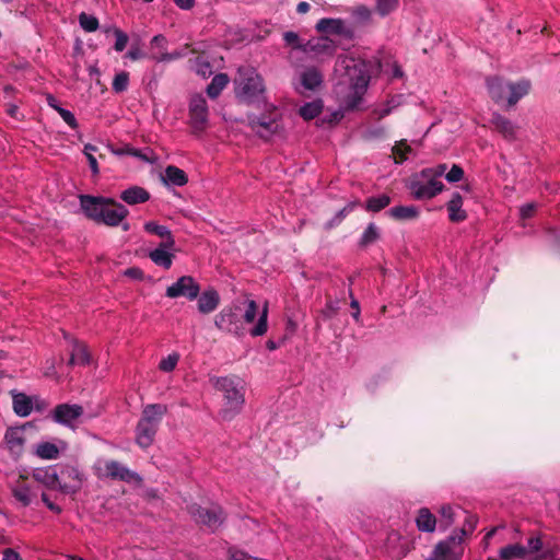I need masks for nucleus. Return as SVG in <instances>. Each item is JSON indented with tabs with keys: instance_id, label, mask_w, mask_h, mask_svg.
<instances>
[{
	"instance_id": "nucleus-49",
	"label": "nucleus",
	"mask_w": 560,
	"mask_h": 560,
	"mask_svg": "<svg viewBox=\"0 0 560 560\" xmlns=\"http://www.w3.org/2000/svg\"><path fill=\"white\" fill-rule=\"evenodd\" d=\"M441 526L446 529L454 523V509L451 505H443L440 510Z\"/></svg>"
},
{
	"instance_id": "nucleus-28",
	"label": "nucleus",
	"mask_w": 560,
	"mask_h": 560,
	"mask_svg": "<svg viewBox=\"0 0 560 560\" xmlns=\"http://www.w3.org/2000/svg\"><path fill=\"white\" fill-rule=\"evenodd\" d=\"M487 88L493 101L499 103L506 98L508 83H504L500 78L493 77L487 79Z\"/></svg>"
},
{
	"instance_id": "nucleus-63",
	"label": "nucleus",
	"mask_w": 560,
	"mask_h": 560,
	"mask_svg": "<svg viewBox=\"0 0 560 560\" xmlns=\"http://www.w3.org/2000/svg\"><path fill=\"white\" fill-rule=\"evenodd\" d=\"M126 57L131 60H139L144 57V54L139 47L132 46L129 51L126 54Z\"/></svg>"
},
{
	"instance_id": "nucleus-39",
	"label": "nucleus",
	"mask_w": 560,
	"mask_h": 560,
	"mask_svg": "<svg viewBox=\"0 0 560 560\" xmlns=\"http://www.w3.org/2000/svg\"><path fill=\"white\" fill-rule=\"evenodd\" d=\"M143 228L148 233L155 234L163 238L164 241H175L172 235V232L165 225H160L154 221H149L144 223Z\"/></svg>"
},
{
	"instance_id": "nucleus-40",
	"label": "nucleus",
	"mask_w": 560,
	"mask_h": 560,
	"mask_svg": "<svg viewBox=\"0 0 560 560\" xmlns=\"http://www.w3.org/2000/svg\"><path fill=\"white\" fill-rule=\"evenodd\" d=\"M380 237V231L378 228L374 223H370L364 232L361 235L360 238V246L366 247L373 243H375Z\"/></svg>"
},
{
	"instance_id": "nucleus-54",
	"label": "nucleus",
	"mask_w": 560,
	"mask_h": 560,
	"mask_svg": "<svg viewBox=\"0 0 560 560\" xmlns=\"http://www.w3.org/2000/svg\"><path fill=\"white\" fill-rule=\"evenodd\" d=\"M283 39L287 45L292 46L294 49H299L302 51V46H304V43H301L300 37L294 32H285L283 34Z\"/></svg>"
},
{
	"instance_id": "nucleus-9",
	"label": "nucleus",
	"mask_w": 560,
	"mask_h": 560,
	"mask_svg": "<svg viewBox=\"0 0 560 560\" xmlns=\"http://www.w3.org/2000/svg\"><path fill=\"white\" fill-rule=\"evenodd\" d=\"M200 294V285L191 276H182L168 285L165 295L170 299L185 298L194 301Z\"/></svg>"
},
{
	"instance_id": "nucleus-60",
	"label": "nucleus",
	"mask_w": 560,
	"mask_h": 560,
	"mask_svg": "<svg viewBox=\"0 0 560 560\" xmlns=\"http://www.w3.org/2000/svg\"><path fill=\"white\" fill-rule=\"evenodd\" d=\"M557 549L556 548H547L539 555H537L534 560H552V558H557Z\"/></svg>"
},
{
	"instance_id": "nucleus-16",
	"label": "nucleus",
	"mask_w": 560,
	"mask_h": 560,
	"mask_svg": "<svg viewBox=\"0 0 560 560\" xmlns=\"http://www.w3.org/2000/svg\"><path fill=\"white\" fill-rule=\"evenodd\" d=\"M83 415V408L80 405L61 404L52 412V419L59 424L73 428L78 419Z\"/></svg>"
},
{
	"instance_id": "nucleus-30",
	"label": "nucleus",
	"mask_w": 560,
	"mask_h": 560,
	"mask_svg": "<svg viewBox=\"0 0 560 560\" xmlns=\"http://www.w3.org/2000/svg\"><path fill=\"white\" fill-rule=\"evenodd\" d=\"M323 82L322 73L315 68H308L301 74V83L306 90H315Z\"/></svg>"
},
{
	"instance_id": "nucleus-46",
	"label": "nucleus",
	"mask_w": 560,
	"mask_h": 560,
	"mask_svg": "<svg viewBox=\"0 0 560 560\" xmlns=\"http://www.w3.org/2000/svg\"><path fill=\"white\" fill-rule=\"evenodd\" d=\"M129 84V74L127 72L117 73L113 80V90L116 93H121L127 90Z\"/></svg>"
},
{
	"instance_id": "nucleus-2",
	"label": "nucleus",
	"mask_w": 560,
	"mask_h": 560,
	"mask_svg": "<svg viewBox=\"0 0 560 560\" xmlns=\"http://www.w3.org/2000/svg\"><path fill=\"white\" fill-rule=\"evenodd\" d=\"M213 387L222 394L223 405L219 417L223 421H231L242 410L245 404L244 386L236 376H222L211 378Z\"/></svg>"
},
{
	"instance_id": "nucleus-10",
	"label": "nucleus",
	"mask_w": 560,
	"mask_h": 560,
	"mask_svg": "<svg viewBox=\"0 0 560 560\" xmlns=\"http://www.w3.org/2000/svg\"><path fill=\"white\" fill-rule=\"evenodd\" d=\"M336 50V42L327 36L313 37L305 42L304 46H302V52L318 60L332 57Z\"/></svg>"
},
{
	"instance_id": "nucleus-62",
	"label": "nucleus",
	"mask_w": 560,
	"mask_h": 560,
	"mask_svg": "<svg viewBox=\"0 0 560 560\" xmlns=\"http://www.w3.org/2000/svg\"><path fill=\"white\" fill-rule=\"evenodd\" d=\"M42 501L45 503V505L52 512L57 513V514H60L62 512V509L55 504L54 502H51L49 500V497L46 494V493H42Z\"/></svg>"
},
{
	"instance_id": "nucleus-1",
	"label": "nucleus",
	"mask_w": 560,
	"mask_h": 560,
	"mask_svg": "<svg viewBox=\"0 0 560 560\" xmlns=\"http://www.w3.org/2000/svg\"><path fill=\"white\" fill-rule=\"evenodd\" d=\"M372 63L363 59L349 56L339 57L336 71L343 77V83L348 85V92L343 103L347 108H357L365 94L371 79Z\"/></svg>"
},
{
	"instance_id": "nucleus-44",
	"label": "nucleus",
	"mask_w": 560,
	"mask_h": 560,
	"mask_svg": "<svg viewBox=\"0 0 560 560\" xmlns=\"http://www.w3.org/2000/svg\"><path fill=\"white\" fill-rule=\"evenodd\" d=\"M79 24L88 33L95 32L100 26L98 20L94 15L85 12L79 15Z\"/></svg>"
},
{
	"instance_id": "nucleus-14",
	"label": "nucleus",
	"mask_w": 560,
	"mask_h": 560,
	"mask_svg": "<svg viewBox=\"0 0 560 560\" xmlns=\"http://www.w3.org/2000/svg\"><path fill=\"white\" fill-rule=\"evenodd\" d=\"M463 553L462 537L451 536L434 548V556L440 560H462Z\"/></svg>"
},
{
	"instance_id": "nucleus-43",
	"label": "nucleus",
	"mask_w": 560,
	"mask_h": 560,
	"mask_svg": "<svg viewBox=\"0 0 560 560\" xmlns=\"http://www.w3.org/2000/svg\"><path fill=\"white\" fill-rule=\"evenodd\" d=\"M268 329V305L265 304L256 326L250 330L253 337L262 336Z\"/></svg>"
},
{
	"instance_id": "nucleus-38",
	"label": "nucleus",
	"mask_w": 560,
	"mask_h": 560,
	"mask_svg": "<svg viewBox=\"0 0 560 560\" xmlns=\"http://www.w3.org/2000/svg\"><path fill=\"white\" fill-rule=\"evenodd\" d=\"M493 126L504 135L506 138H512L515 135V127L511 120L497 114L492 117Z\"/></svg>"
},
{
	"instance_id": "nucleus-21",
	"label": "nucleus",
	"mask_w": 560,
	"mask_h": 560,
	"mask_svg": "<svg viewBox=\"0 0 560 560\" xmlns=\"http://www.w3.org/2000/svg\"><path fill=\"white\" fill-rule=\"evenodd\" d=\"M220 304V295L213 288L205 290L198 295V311L202 314L214 312Z\"/></svg>"
},
{
	"instance_id": "nucleus-51",
	"label": "nucleus",
	"mask_w": 560,
	"mask_h": 560,
	"mask_svg": "<svg viewBox=\"0 0 560 560\" xmlns=\"http://www.w3.org/2000/svg\"><path fill=\"white\" fill-rule=\"evenodd\" d=\"M372 15L371 10L365 5H359L352 10L353 19L359 23H366Z\"/></svg>"
},
{
	"instance_id": "nucleus-13",
	"label": "nucleus",
	"mask_w": 560,
	"mask_h": 560,
	"mask_svg": "<svg viewBox=\"0 0 560 560\" xmlns=\"http://www.w3.org/2000/svg\"><path fill=\"white\" fill-rule=\"evenodd\" d=\"M214 325L218 329L236 336L244 331L237 310L233 307H224L215 316Z\"/></svg>"
},
{
	"instance_id": "nucleus-59",
	"label": "nucleus",
	"mask_w": 560,
	"mask_h": 560,
	"mask_svg": "<svg viewBox=\"0 0 560 560\" xmlns=\"http://www.w3.org/2000/svg\"><path fill=\"white\" fill-rule=\"evenodd\" d=\"M358 202H349L345 208H342L337 214L335 220L340 222L346 215L353 211L357 207Z\"/></svg>"
},
{
	"instance_id": "nucleus-18",
	"label": "nucleus",
	"mask_w": 560,
	"mask_h": 560,
	"mask_svg": "<svg viewBox=\"0 0 560 560\" xmlns=\"http://www.w3.org/2000/svg\"><path fill=\"white\" fill-rule=\"evenodd\" d=\"M175 241H163L160 245L149 253L150 259L164 269H170L173 264Z\"/></svg>"
},
{
	"instance_id": "nucleus-61",
	"label": "nucleus",
	"mask_w": 560,
	"mask_h": 560,
	"mask_svg": "<svg viewBox=\"0 0 560 560\" xmlns=\"http://www.w3.org/2000/svg\"><path fill=\"white\" fill-rule=\"evenodd\" d=\"M166 38L163 35H155L151 40L152 48H159L163 51L166 47Z\"/></svg>"
},
{
	"instance_id": "nucleus-29",
	"label": "nucleus",
	"mask_w": 560,
	"mask_h": 560,
	"mask_svg": "<svg viewBox=\"0 0 560 560\" xmlns=\"http://www.w3.org/2000/svg\"><path fill=\"white\" fill-rule=\"evenodd\" d=\"M527 555L526 547L520 544H510L499 550V558L501 560H520L524 559Z\"/></svg>"
},
{
	"instance_id": "nucleus-37",
	"label": "nucleus",
	"mask_w": 560,
	"mask_h": 560,
	"mask_svg": "<svg viewBox=\"0 0 560 560\" xmlns=\"http://www.w3.org/2000/svg\"><path fill=\"white\" fill-rule=\"evenodd\" d=\"M35 454L43 459H56L59 457V448L50 442H42L36 445Z\"/></svg>"
},
{
	"instance_id": "nucleus-12",
	"label": "nucleus",
	"mask_w": 560,
	"mask_h": 560,
	"mask_svg": "<svg viewBox=\"0 0 560 560\" xmlns=\"http://www.w3.org/2000/svg\"><path fill=\"white\" fill-rule=\"evenodd\" d=\"M189 119L195 133L202 132L208 124V105L202 95H194L189 103Z\"/></svg>"
},
{
	"instance_id": "nucleus-41",
	"label": "nucleus",
	"mask_w": 560,
	"mask_h": 560,
	"mask_svg": "<svg viewBox=\"0 0 560 560\" xmlns=\"http://www.w3.org/2000/svg\"><path fill=\"white\" fill-rule=\"evenodd\" d=\"M390 202V198L387 195H380L371 197L366 200L365 209L371 212H378L386 208Z\"/></svg>"
},
{
	"instance_id": "nucleus-48",
	"label": "nucleus",
	"mask_w": 560,
	"mask_h": 560,
	"mask_svg": "<svg viewBox=\"0 0 560 560\" xmlns=\"http://www.w3.org/2000/svg\"><path fill=\"white\" fill-rule=\"evenodd\" d=\"M398 4V0H377L376 11L381 16H385L393 12Z\"/></svg>"
},
{
	"instance_id": "nucleus-52",
	"label": "nucleus",
	"mask_w": 560,
	"mask_h": 560,
	"mask_svg": "<svg viewBox=\"0 0 560 560\" xmlns=\"http://www.w3.org/2000/svg\"><path fill=\"white\" fill-rule=\"evenodd\" d=\"M444 175L448 183H458L464 178V170L459 165L453 164L448 172L445 171Z\"/></svg>"
},
{
	"instance_id": "nucleus-22",
	"label": "nucleus",
	"mask_w": 560,
	"mask_h": 560,
	"mask_svg": "<svg viewBox=\"0 0 560 560\" xmlns=\"http://www.w3.org/2000/svg\"><path fill=\"white\" fill-rule=\"evenodd\" d=\"M120 199L129 206L144 203L150 199V192L140 186H130L120 192Z\"/></svg>"
},
{
	"instance_id": "nucleus-31",
	"label": "nucleus",
	"mask_w": 560,
	"mask_h": 560,
	"mask_svg": "<svg viewBox=\"0 0 560 560\" xmlns=\"http://www.w3.org/2000/svg\"><path fill=\"white\" fill-rule=\"evenodd\" d=\"M388 214L396 220H413L419 215L416 206H397L389 209Z\"/></svg>"
},
{
	"instance_id": "nucleus-20",
	"label": "nucleus",
	"mask_w": 560,
	"mask_h": 560,
	"mask_svg": "<svg viewBox=\"0 0 560 560\" xmlns=\"http://www.w3.org/2000/svg\"><path fill=\"white\" fill-rule=\"evenodd\" d=\"M33 476L36 481L43 483L46 488L59 491L60 479L56 467L49 466L36 469Z\"/></svg>"
},
{
	"instance_id": "nucleus-17",
	"label": "nucleus",
	"mask_w": 560,
	"mask_h": 560,
	"mask_svg": "<svg viewBox=\"0 0 560 560\" xmlns=\"http://www.w3.org/2000/svg\"><path fill=\"white\" fill-rule=\"evenodd\" d=\"M315 28L317 32L323 34H331L338 35L346 38H351L353 36V31L348 26L346 21L342 19H332V18H324L320 19Z\"/></svg>"
},
{
	"instance_id": "nucleus-25",
	"label": "nucleus",
	"mask_w": 560,
	"mask_h": 560,
	"mask_svg": "<svg viewBox=\"0 0 560 560\" xmlns=\"http://www.w3.org/2000/svg\"><path fill=\"white\" fill-rule=\"evenodd\" d=\"M529 90L530 82L526 79H522L515 83H508V104L515 105L522 97L528 94Z\"/></svg>"
},
{
	"instance_id": "nucleus-34",
	"label": "nucleus",
	"mask_w": 560,
	"mask_h": 560,
	"mask_svg": "<svg viewBox=\"0 0 560 560\" xmlns=\"http://www.w3.org/2000/svg\"><path fill=\"white\" fill-rule=\"evenodd\" d=\"M229 81V77L225 73L214 75L211 83L207 86L208 96L211 98L218 97Z\"/></svg>"
},
{
	"instance_id": "nucleus-7",
	"label": "nucleus",
	"mask_w": 560,
	"mask_h": 560,
	"mask_svg": "<svg viewBox=\"0 0 560 560\" xmlns=\"http://www.w3.org/2000/svg\"><path fill=\"white\" fill-rule=\"evenodd\" d=\"M94 474L100 479L109 478L125 482L138 481L140 477L137 472L117 460L98 458L93 465Z\"/></svg>"
},
{
	"instance_id": "nucleus-56",
	"label": "nucleus",
	"mask_w": 560,
	"mask_h": 560,
	"mask_svg": "<svg viewBox=\"0 0 560 560\" xmlns=\"http://www.w3.org/2000/svg\"><path fill=\"white\" fill-rule=\"evenodd\" d=\"M246 304H247V307L244 313V320L246 323H253L257 315V311H258L257 303L254 300H249L246 302Z\"/></svg>"
},
{
	"instance_id": "nucleus-23",
	"label": "nucleus",
	"mask_w": 560,
	"mask_h": 560,
	"mask_svg": "<svg viewBox=\"0 0 560 560\" xmlns=\"http://www.w3.org/2000/svg\"><path fill=\"white\" fill-rule=\"evenodd\" d=\"M13 410L20 417H27L34 410L33 396H27L24 393L12 394Z\"/></svg>"
},
{
	"instance_id": "nucleus-35",
	"label": "nucleus",
	"mask_w": 560,
	"mask_h": 560,
	"mask_svg": "<svg viewBox=\"0 0 560 560\" xmlns=\"http://www.w3.org/2000/svg\"><path fill=\"white\" fill-rule=\"evenodd\" d=\"M90 362V354L88 352V349L82 343H74L72 348V352L69 359L70 365H85Z\"/></svg>"
},
{
	"instance_id": "nucleus-36",
	"label": "nucleus",
	"mask_w": 560,
	"mask_h": 560,
	"mask_svg": "<svg viewBox=\"0 0 560 560\" xmlns=\"http://www.w3.org/2000/svg\"><path fill=\"white\" fill-rule=\"evenodd\" d=\"M189 63H190V69L203 79L210 77L213 72L212 66L202 56H198L194 59H190Z\"/></svg>"
},
{
	"instance_id": "nucleus-24",
	"label": "nucleus",
	"mask_w": 560,
	"mask_h": 560,
	"mask_svg": "<svg viewBox=\"0 0 560 560\" xmlns=\"http://www.w3.org/2000/svg\"><path fill=\"white\" fill-rule=\"evenodd\" d=\"M162 182L170 186H184L188 182L186 173L177 166L168 165L161 176Z\"/></svg>"
},
{
	"instance_id": "nucleus-55",
	"label": "nucleus",
	"mask_w": 560,
	"mask_h": 560,
	"mask_svg": "<svg viewBox=\"0 0 560 560\" xmlns=\"http://www.w3.org/2000/svg\"><path fill=\"white\" fill-rule=\"evenodd\" d=\"M57 113L60 115V117L63 119V121L70 128H72V129H77L78 128V126H79L78 121H77L74 115L70 110L61 107V108H58Z\"/></svg>"
},
{
	"instance_id": "nucleus-64",
	"label": "nucleus",
	"mask_w": 560,
	"mask_h": 560,
	"mask_svg": "<svg viewBox=\"0 0 560 560\" xmlns=\"http://www.w3.org/2000/svg\"><path fill=\"white\" fill-rule=\"evenodd\" d=\"M2 560H22L19 552H16L14 549L7 548L3 551Z\"/></svg>"
},
{
	"instance_id": "nucleus-53",
	"label": "nucleus",
	"mask_w": 560,
	"mask_h": 560,
	"mask_svg": "<svg viewBox=\"0 0 560 560\" xmlns=\"http://www.w3.org/2000/svg\"><path fill=\"white\" fill-rule=\"evenodd\" d=\"M114 35L116 37V42H115V45H114V49L118 52L122 51L126 46H127V43H128V36L126 33H124L122 31H120L119 28H115L114 30Z\"/></svg>"
},
{
	"instance_id": "nucleus-8",
	"label": "nucleus",
	"mask_w": 560,
	"mask_h": 560,
	"mask_svg": "<svg viewBox=\"0 0 560 560\" xmlns=\"http://www.w3.org/2000/svg\"><path fill=\"white\" fill-rule=\"evenodd\" d=\"M58 475L60 479L59 491L65 494L78 493L86 480L85 475L73 465L59 466Z\"/></svg>"
},
{
	"instance_id": "nucleus-27",
	"label": "nucleus",
	"mask_w": 560,
	"mask_h": 560,
	"mask_svg": "<svg viewBox=\"0 0 560 560\" xmlns=\"http://www.w3.org/2000/svg\"><path fill=\"white\" fill-rule=\"evenodd\" d=\"M448 218L452 222H462L467 218L466 211L463 209V197L459 192H454L447 202Z\"/></svg>"
},
{
	"instance_id": "nucleus-5",
	"label": "nucleus",
	"mask_w": 560,
	"mask_h": 560,
	"mask_svg": "<svg viewBox=\"0 0 560 560\" xmlns=\"http://www.w3.org/2000/svg\"><path fill=\"white\" fill-rule=\"evenodd\" d=\"M248 126L259 138L270 140L272 138H283L285 127L281 113L275 106H268L266 113L260 115H247Z\"/></svg>"
},
{
	"instance_id": "nucleus-50",
	"label": "nucleus",
	"mask_w": 560,
	"mask_h": 560,
	"mask_svg": "<svg viewBox=\"0 0 560 560\" xmlns=\"http://www.w3.org/2000/svg\"><path fill=\"white\" fill-rule=\"evenodd\" d=\"M411 152L410 145L406 141H400L393 148V153L396 156V163H401L407 160V154Z\"/></svg>"
},
{
	"instance_id": "nucleus-3",
	"label": "nucleus",
	"mask_w": 560,
	"mask_h": 560,
	"mask_svg": "<svg viewBox=\"0 0 560 560\" xmlns=\"http://www.w3.org/2000/svg\"><path fill=\"white\" fill-rule=\"evenodd\" d=\"M447 171V165L442 163L432 167L423 168L409 182V189L415 199H432L443 191L444 184L440 178Z\"/></svg>"
},
{
	"instance_id": "nucleus-4",
	"label": "nucleus",
	"mask_w": 560,
	"mask_h": 560,
	"mask_svg": "<svg viewBox=\"0 0 560 560\" xmlns=\"http://www.w3.org/2000/svg\"><path fill=\"white\" fill-rule=\"evenodd\" d=\"M166 412L167 406L163 404L144 406L136 427V443L141 448H148L153 444L160 423Z\"/></svg>"
},
{
	"instance_id": "nucleus-47",
	"label": "nucleus",
	"mask_w": 560,
	"mask_h": 560,
	"mask_svg": "<svg viewBox=\"0 0 560 560\" xmlns=\"http://www.w3.org/2000/svg\"><path fill=\"white\" fill-rule=\"evenodd\" d=\"M185 52L182 50H176L173 52L161 51L159 54H153L151 58L156 62H170L179 58H183Z\"/></svg>"
},
{
	"instance_id": "nucleus-26",
	"label": "nucleus",
	"mask_w": 560,
	"mask_h": 560,
	"mask_svg": "<svg viewBox=\"0 0 560 560\" xmlns=\"http://www.w3.org/2000/svg\"><path fill=\"white\" fill-rule=\"evenodd\" d=\"M415 521L418 530L422 533H433L436 528V517L428 508H421Z\"/></svg>"
},
{
	"instance_id": "nucleus-6",
	"label": "nucleus",
	"mask_w": 560,
	"mask_h": 560,
	"mask_svg": "<svg viewBox=\"0 0 560 560\" xmlns=\"http://www.w3.org/2000/svg\"><path fill=\"white\" fill-rule=\"evenodd\" d=\"M265 84L256 69L244 67L238 69V77L235 79V95L247 104L260 102L264 98Z\"/></svg>"
},
{
	"instance_id": "nucleus-33",
	"label": "nucleus",
	"mask_w": 560,
	"mask_h": 560,
	"mask_svg": "<svg viewBox=\"0 0 560 560\" xmlns=\"http://www.w3.org/2000/svg\"><path fill=\"white\" fill-rule=\"evenodd\" d=\"M322 110L323 102L320 100H315L302 105L299 109V114L304 120H311L317 117Z\"/></svg>"
},
{
	"instance_id": "nucleus-15",
	"label": "nucleus",
	"mask_w": 560,
	"mask_h": 560,
	"mask_svg": "<svg viewBox=\"0 0 560 560\" xmlns=\"http://www.w3.org/2000/svg\"><path fill=\"white\" fill-rule=\"evenodd\" d=\"M110 203H114V199L112 198L94 197L90 195L80 196V205L84 214L97 223L101 220L105 206Z\"/></svg>"
},
{
	"instance_id": "nucleus-57",
	"label": "nucleus",
	"mask_w": 560,
	"mask_h": 560,
	"mask_svg": "<svg viewBox=\"0 0 560 560\" xmlns=\"http://www.w3.org/2000/svg\"><path fill=\"white\" fill-rule=\"evenodd\" d=\"M527 553L528 552H538L542 549V541L540 537H530L527 540Z\"/></svg>"
},
{
	"instance_id": "nucleus-58",
	"label": "nucleus",
	"mask_w": 560,
	"mask_h": 560,
	"mask_svg": "<svg viewBox=\"0 0 560 560\" xmlns=\"http://www.w3.org/2000/svg\"><path fill=\"white\" fill-rule=\"evenodd\" d=\"M536 210V205L535 203H526V205H523L521 208H520V215L522 219H529L530 217H533L534 212Z\"/></svg>"
},
{
	"instance_id": "nucleus-45",
	"label": "nucleus",
	"mask_w": 560,
	"mask_h": 560,
	"mask_svg": "<svg viewBox=\"0 0 560 560\" xmlns=\"http://www.w3.org/2000/svg\"><path fill=\"white\" fill-rule=\"evenodd\" d=\"M179 361V354L173 352L168 354L166 358H163L159 363V369L163 372H172L175 370L177 363Z\"/></svg>"
},
{
	"instance_id": "nucleus-32",
	"label": "nucleus",
	"mask_w": 560,
	"mask_h": 560,
	"mask_svg": "<svg viewBox=\"0 0 560 560\" xmlns=\"http://www.w3.org/2000/svg\"><path fill=\"white\" fill-rule=\"evenodd\" d=\"M4 440L10 451H21L24 444L23 431L21 429H9L5 432Z\"/></svg>"
},
{
	"instance_id": "nucleus-11",
	"label": "nucleus",
	"mask_w": 560,
	"mask_h": 560,
	"mask_svg": "<svg viewBox=\"0 0 560 560\" xmlns=\"http://www.w3.org/2000/svg\"><path fill=\"white\" fill-rule=\"evenodd\" d=\"M190 515L197 523L207 526L210 530H215L223 523L224 515L220 506L201 508L192 505L189 509Z\"/></svg>"
},
{
	"instance_id": "nucleus-42",
	"label": "nucleus",
	"mask_w": 560,
	"mask_h": 560,
	"mask_svg": "<svg viewBox=\"0 0 560 560\" xmlns=\"http://www.w3.org/2000/svg\"><path fill=\"white\" fill-rule=\"evenodd\" d=\"M12 494L23 506H28L32 503L33 493L28 486L22 485L13 488Z\"/></svg>"
},
{
	"instance_id": "nucleus-19",
	"label": "nucleus",
	"mask_w": 560,
	"mask_h": 560,
	"mask_svg": "<svg viewBox=\"0 0 560 560\" xmlns=\"http://www.w3.org/2000/svg\"><path fill=\"white\" fill-rule=\"evenodd\" d=\"M128 214V209L124 205L114 200V203L105 206L98 223H103L108 226H117L127 218Z\"/></svg>"
}]
</instances>
